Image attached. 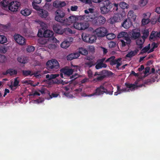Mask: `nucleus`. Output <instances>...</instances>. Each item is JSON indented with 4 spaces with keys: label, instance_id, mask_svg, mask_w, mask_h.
<instances>
[{
    "label": "nucleus",
    "instance_id": "33",
    "mask_svg": "<svg viewBox=\"0 0 160 160\" xmlns=\"http://www.w3.org/2000/svg\"><path fill=\"white\" fill-rule=\"evenodd\" d=\"M77 53H79L80 55L81 54L84 55H86L88 54V52L86 49L81 48H79V52H77Z\"/></svg>",
    "mask_w": 160,
    "mask_h": 160
},
{
    "label": "nucleus",
    "instance_id": "34",
    "mask_svg": "<svg viewBox=\"0 0 160 160\" xmlns=\"http://www.w3.org/2000/svg\"><path fill=\"white\" fill-rule=\"evenodd\" d=\"M22 75L24 77H27L28 76H32L33 75L32 74V71L31 70H23L22 71Z\"/></svg>",
    "mask_w": 160,
    "mask_h": 160
},
{
    "label": "nucleus",
    "instance_id": "23",
    "mask_svg": "<svg viewBox=\"0 0 160 160\" xmlns=\"http://www.w3.org/2000/svg\"><path fill=\"white\" fill-rule=\"evenodd\" d=\"M9 74L10 76H12L14 75H16L17 74V71L12 68L8 69L6 71L3 72L4 75H7Z\"/></svg>",
    "mask_w": 160,
    "mask_h": 160
},
{
    "label": "nucleus",
    "instance_id": "22",
    "mask_svg": "<svg viewBox=\"0 0 160 160\" xmlns=\"http://www.w3.org/2000/svg\"><path fill=\"white\" fill-rule=\"evenodd\" d=\"M118 38H123V39H128V40L130 41V38L128 37V35L127 32H122L119 33L117 36Z\"/></svg>",
    "mask_w": 160,
    "mask_h": 160
},
{
    "label": "nucleus",
    "instance_id": "64",
    "mask_svg": "<svg viewBox=\"0 0 160 160\" xmlns=\"http://www.w3.org/2000/svg\"><path fill=\"white\" fill-rule=\"evenodd\" d=\"M150 70V68L148 67H147L145 68V70L143 71L144 73L146 74L148 73L149 72Z\"/></svg>",
    "mask_w": 160,
    "mask_h": 160
},
{
    "label": "nucleus",
    "instance_id": "51",
    "mask_svg": "<svg viewBox=\"0 0 160 160\" xmlns=\"http://www.w3.org/2000/svg\"><path fill=\"white\" fill-rule=\"evenodd\" d=\"M60 81L59 80L56 79L51 80L49 83L50 84H59L60 83Z\"/></svg>",
    "mask_w": 160,
    "mask_h": 160
},
{
    "label": "nucleus",
    "instance_id": "13",
    "mask_svg": "<svg viewBox=\"0 0 160 160\" xmlns=\"http://www.w3.org/2000/svg\"><path fill=\"white\" fill-rule=\"evenodd\" d=\"M131 43V40L130 39V41L128 40V39H125L124 40L119 39L118 44V46H120L121 48H122L125 47L127 45L128 46Z\"/></svg>",
    "mask_w": 160,
    "mask_h": 160
},
{
    "label": "nucleus",
    "instance_id": "45",
    "mask_svg": "<svg viewBox=\"0 0 160 160\" xmlns=\"http://www.w3.org/2000/svg\"><path fill=\"white\" fill-rule=\"evenodd\" d=\"M48 41V40L42 38L38 40V42L41 45H45L47 43Z\"/></svg>",
    "mask_w": 160,
    "mask_h": 160
},
{
    "label": "nucleus",
    "instance_id": "9",
    "mask_svg": "<svg viewBox=\"0 0 160 160\" xmlns=\"http://www.w3.org/2000/svg\"><path fill=\"white\" fill-rule=\"evenodd\" d=\"M20 6V2L17 1H11L8 5V9L12 12L17 11L19 7Z\"/></svg>",
    "mask_w": 160,
    "mask_h": 160
},
{
    "label": "nucleus",
    "instance_id": "26",
    "mask_svg": "<svg viewBox=\"0 0 160 160\" xmlns=\"http://www.w3.org/2000/svg\"><path fill=\"white\" fill-rule=\"evenodd\" d=\"M53 32L49 30H47L44 31V38H50L52 37L53 35Z\"/></svg>",
    "mask_w": 160,
    "mask_h": 160
},
{
    "label": "nucleus",
    "instance_id": "60",
    "mask_svg": "<svg viewBox=\"0 0 160 160\" xmlns=\"http://www.w3.org/2000/svg\"><path fill=\"white\" fill-rule=\"evenodd\" d=\"M59 95V94L57 93H53L51 95H50V97L51 98H56Z\"/></svg>",
    "mask_w": 160,
    "mask_h": 160
},
{
    "label": "nucleus",
    "instance_id": "58",
    "mask_svg": "<svg viewBox=\"0 0 160 160\" xmlns=\"http://www.w3.org/2000/svg\"><path fill=\"white\" fill-rule=\"evenodd\" d=\"M35 50V48L32 46L28 47L27 49V51L28 52L33 51Z\"/></svg>",
    "mask_w": 160,
    "mask_h": 160
},
{
    "label": "nucleus",
    "instance_id": "41",
    "mask_svg": "<svg viewBox=\"0 0 160 160\" xmlns=\"http://www.w3.org/2000/svg\"><path fill=\"white\" fill-rule=\"evenodd\" d=\"M18 61L20 63L25 64L27 62V60L26 58L23 57H19L17 58Z\"/></svg>",
    "mask_w": 160,
    "mask_h": 160
},
{
    "label": "nucleus",
    "instance_id": "28",
    "mask_svg": "<svg viewBox=\"0 0 160 160\" xmlns=\"http://www.w3.org/2000/svg\"><path fill=\"white\" fill-rule=\"evenodd\" d=\"M90 37V34H86L85 33H82V40L85 42L88 43Z\"/></svg>",
    "mask_w": 160,
    "mask_h": 160
},
{
    "label": "nucleus",
    "instance_id": "38",
    "mask_svg": "<svg viewBox=\"0 0 160 160\" xmlns=\"http://www.w3.org/2000/svg\"><path fill=\"white\" fill-rule=\"evenodd\" d=\"M18 77L16 78L14 80V82L13 84V86H11V88L12 89V88L14 87H16L18 86H20V85H19V80H18ZM16 88H15V89H16Z\"/></svg>",
    "mask_w": 160,
    "mask_h": 160
},
{
    "label": "nucleus",
    "instance_id": "42",
    "mask_svg": "<svg viewBox=\"0 0 160 160\" xmlns=\"http://www.w3.org/2000/svg\"><path fill=\"white\" fill-rule=\"evenodd\" d=\"M8 50V48L4 45L0 46V52L5 53Z\"/></svg>",
    "mask_w": 160,
    "mask_h": 160
},
{
    "label": "nucleus",
    "instance_id": "49",
    "mask_svg": "<svg viewBox=\"0 0 160 160\" xmlns=\"http://www.w3.org/2000/svg\"><path fill=\"white\" fill-rule=\"evenodd\" d=\"M121 58H118L117 59H115L113 61H111L110 63V64L112 66H113L114 65H116L118 61H121Z\"/></svg>",
    "mask_w": 160,
    "mask_h": 160
},
{
    "label": "nucleus",
    "instance_id": "24",
    "mask_svg": "<svg viewBox=\"0 0 160 160\" xmlns=\"http://www.w3.org/2000/svg\"><path fill=\"white\" fill-rule=\"evenodd\" d=\"M138 51L139 50L138 49H136L133 51H131L129 52L125 56V58H131L133 56L137 54Z\"/></svg>",
    "mask_w": 160,
    "mask_h": 160
},
{
    "label": "nucleus",
    "instance_id": "50",
    "mask_svg": "<svg viewBox=\"0 0 160 160\" xmlns=\"http://www.w3.org/2000/svg\"><path fill=\"white\" fill-rule=\"evenodd\" d=\"M109 47L110 48L115 47L117 46L116 43L114 42L111 41L108 43Z\"/></svg>",
    "mask_w": 160,
    "mask_h": 160
},
{
    "label": "nucleus",
    "instance_id": "53",
    "mask_svg": "<svg viewBox=\"0 0 160 160\" xmlns=\"http://www.w3.org/2000/svg\"><path fill=\"white\" fill-rule=\"evenodd\" d=\"M149 34V32L148 30H145L143 33L142 38H146L148 36Z\"/></svg>",
    "mask_w": 160,
    "mask_h": 160
},
{
    "label": "nucleus",
    "instance_id": "57",
    "mask_svg": "<svg viewBox=\"0 0 160 160\" xmlns=\"http://www.w3.org/2000/svg\"><path fill=\"white\" fill-rule=\"evenodd\" d=\"M147 2V0H141L140 3L141 6H144L146 4Z\"/></svg>",
    "mask_w": 160,
    "mask_h": 160
},
{
    "label": "nucleus",
    "instance_id": "54",
    "mask_svg": "<svg viewBox=\"0 0 160 160\" xmlns=\"http://www.w3.org/2000/svg\"><path fill=\"white\" fill-rule=\"evenodd\" d=\"M59 74H51L50 75V78H49V80H52L53 79H55L57 77L59 76Z\"/></svg>",
    "mask_w": 160,
    "mask_h": 160
},
{
    "label": "nucleus",
    "instance_id": "8",
    "mask_svg": "<svg viewBox=\"0 0 160 160\" xmlns=\"http://www.w3.org/2000/svg\"><path fill=\"white\" fill-rule=\"evenodd\" d=\"M108 31L106 28L104 27H101L96 29L94 33L98 37H103L106 36Z\"/></svg>",
    "mask_w": 160,
    "mask_h": 160
},
{
    "label": "nucleus",
    "instance_id": "61",
    "mask_svg": "<svg viewBox=\"0 0 160 160\" xmlns=\"http://www.w3.org/2000/svg\"><path fill=\"white\" fill-rule=\"evenodd\" d=\"M87 73L88 74V76L89 78H91L92 77V72L91 70L89 69V70L87 72Z\"/></svg>",
    "mask_w": 160,
    "mask_h": 160
},
{
    "label": "nucleus",
    "instance_id": "12",
    "mask_svg": "<svg viewBox=\"0 0 160 160\" xmlns=\"http://www.w3.org/2000/svg\"><path fill=\"white\" fill-rule=\"evenodd\" d=\"M130 35L132 39H136L140 36V31L137 29H133L131 31Z\"/></svg>",
    "mask_w": 160,
    "mask_h": 160
},
{
    "label": "nucleus",
    "instance_id": "35",
    "mask_svg": "<svg viewBox=\"0 0 160 160\" xmlns=\"http://www.w3.org/2000/svg\"><path fill=\"white\" fill-rule=\"evenodd\" d=\"M68 40H65L63 41L61 44V48H67L70 46V43Z\"/></svg>",
    "mask_w": 160,
    "mask_h": 160
},
{
    "label": "nucleus",
    "instance_id": "29",
    "mask_svg": "<svg viewBox=\"0 0 160 160\" xmlns=\"http://www.w3.org/2000/svg\"><path fill=\"white\" fill-rule=\"evenodd\" d=\"M97 64L96 65L95 68L97 69H99L102 68H106L107 67V65L104 63H102L100 62L97 61Z\"/></svg>",
    "mask_w": 160,
    "mask_h": 160
},
{
    "label": "nucleus",
    "instance_id": "56",
    "mask_svg": "<svg viewBox=\"0 0 160 160\" xmlns=\"http://www.w3.org/2000/svg\"><path fill=\"white\" fill-rule=\"evenodd\" d=\"M74 68L72 69L73 70V72H78V71H80V67L77 65H74L73 66Z\"/></svg>",
    "mask_w": 160,
    "mask_h": 160
},
{
    "label": "nucleus",
    "instance_id": "62",
    "mask_svg": "<svg viewBox=\"0 0 160 160\" xmlns=\"http://www.w3.org/2000/svg\"><path fill=\"white\" fill-rule=\"evenodd\" d=\"M78 8V7L77 6H71V10L72 11H76Z\"/></svg>",
    "mask_w": 160,
    "mask_h": 160
},
{
    "label": "nucleus",
    "instance_id": "27",
    "mask_svg": "<svg viewBox=\"0 0 160 160\" xmlns=\"http://www.w3.org/2000/svg\"><path fill=\"white\" fill-rule=\"evenodd\" d=\"M93 13H90V14L84 16L83 18L84 19L87 21H92L93 23V20L94 17L93 16Z\"/></svg>",
    "mask_w": 160,
    "mask_h": 160
},
{
    "label": "nucleus",
    "instance_id": "2",
    "mask_svg": "<svg viewBox=\"0 0 160 160\" xmlns=\"http://www.w3.org/2000/svg\"><path fill=\"white\" fill-rule=\"evenodd\" d=\"M113 91H108L103 85H101L99 87L96 88L94 92L88 95H86L85 96H83L92 97L94 95L99 96L103 94L104 93L112 95L113 94Z\"/></svg>",
    "mask_w": 160,
    "mask_h": 160
},
{
    "label": "nucleus",
    "instance_id": "40",
    "mask_svg": "<svg viewBox=\"0 0 160 160\" xmlns=\"http://www.w3.org/2000/svg\"><path fill=\"white\" fill-rule=\"evenodd\" d=\"M7 42V38L4 35H0V43L4 44Z\"/></svg>",
    "mask_w": 160,
    "mask_h": 160
},
{
    "label": "nucleus",
    "instance_id": "48",
    "mask_svg": "<svg viewBox=\"0 0 160 160\" xmlns=\"http://www.w3.org/2000/svg\"><path fill=\"white\" fill-rule=\"evenodd\" d=\"M107 36V38L108 40H112L114 39L115 37V35L114 34L112 33H111L108 34L106 35Z\"/></svg>",
    "mask_w": 160,
    "mask_h": 160
},
{
    "label": "nucleus",
    "instance_id": "20",
    "mask_svg": "<svg viewBox=\"0 0 160 160\" xmlns=\"http://www.w3.org/2000/svg\"><path fill=\"white\" fill-rule=\"evenodd\" d=\"M66 5L64 2H61L58 1H55L53 3L54 7L56 8H60L64 7Z\"/></svg>",
    "mask_w": 160,
    "mask_h": 160
},
{
    "label": "nucleus",
    "instance_id": "11",
    "mask_svg": "<svg viewBox=\"0 0 160 160\" xmlns=\"http://www.w3.org/2000/svg\"><path fill=\"white\" fill-rule=\"evenodd\" d=\"M79 16H70L68 18H66L65 19V22L64 23V25H69L71 23L76 22L77 20H78L79 18Z\"/></svg>",
    "mask_w": 160,
    "mask_h": 160
},
{
    "label": "nucleus",
    "instance_id": "14",
    "mask_svg": "<svg viewBox=\"0 0 160 160\" xmlns=\"http://www.w3.org/2000/svg\"><path fill=\"white\" fill-rule=\"evenodd\" d=\"M108 2H109V1H106L105 4L100 8V12L102 14H106L110 12L109 6L108 4Z\"/></svg>",
    "mask_w": 160,
    "mask_h": 160
},
{
    "label": "nucleus",
    "instance_id": "5",
    "mask_svg": "<svg viewBox=\"0 0 160 160\" xmlns=\"http://www.w3.org/2000/svg\"><path fill=\"white\" fill-rule=\"evenodd\" d=\"M56 16L55 19L58 22L62 23L63 25L65 22L66 17H65V13L61 10H57L55 12Z\"/></svg>",
    "mask_w": 160,
    "mask_h": 160
},
{
    "label": "nucleus",
    "instance_id": "3",
    "mask_svg": "<svg viewBox=\"0 0 160 160\" xmlns=\"http://www.w3.org/2000/svg\"><path fill=\"white\" fill-rule=\"evenodd\" d=\"M125 16V13L123 12L115 14L112 17L110 18L109 22L112 24L115 22H119L123 20Z\"/></svg>",
    "mask_w": 160,
    "mask_h": 160
},
{
    "label": "nucleus",
    "instance_id": "21",
    "mask_svg": "<svg viewBox=\"0 0 160 160\" xmlns=\"http://www.w3.org/2000/svg\"><path fill=\"white\" fill-rule=\"evenodd\" d=\"M80 56L79 53H77V52L71 53L68 55L67 57V59L68 60H71L77 58Z\"/></svg>",
    "mask_w": 160,
    "mask_h": 160
},
{
    "label": "nucleus",
    "instance_id": "4",
    "mask_svg": "<svg viewBox=\"0 0 160 160\" xmlns=\"http://www.w3.org/2000/svg\"><path fill=\"white\" fill-rule=\"evenodd\" d=\"M47 68L49 71L56 70L59 67L58 62L55 59L48 61L46 63Z\"/></svg>",
    "mask_w": 160,
    "mask_h": 160
},
{
    "label": "nucleus",
    "instance_id": "16",
    "mask_svg": "<svg viewBox=\"0 0 160 160\" xmlns=\"http://www.w3.org/2000/svg\"><path fill=\"white\" fill-rule=\"evenodd\" d=\"M108 4L109 6L110 12H114L117 11L118 9V5L114 2H111L109 1V2H108Z\"/></svg>",
    "mask_w": 160,
    "mask_h": 160
},
{
    "label": "nucleus",
    "instance_id": "32",
    "mask_svg": "<svg viewBox=\"0 0 160 160\" xmlns=\"http://www.w3.org/2000/svg\"><path fill=\"white\" fill-rule=\"evenodd\" d=\"M81 2L89 4L92 3V2L95 3H99L101 2L99 0H80Z\"/></svg>",
    "mask_w": 160,
    "mask_h": 160
},
{
    "label": "nucleus",
    "instance_id": "19",
    "mask_svg": "<svg viewBox=\"0 0 160 160\" xmlns=\"http://www.w3.org/2000/svg\"><path fill=\"white\" fill-rule=\"evenodd\" d=\"M132 25V23L130 20L125 19L122 23L121 25L124 28L128 29Z\"/></svg>",
    "mask_w": 160,
    "mask_h": 160
},
{
    "label": "nucleus",
    "instance_id": "44",
    "mask_svg": "<svg viewBox=\"0 0 160 160\" xmlns=\"http://www.w3.org/2000/svg\"><path fill=\"white\" fill-rule=\"evenodd\" d=\"M119 5L120 8L123 9L127 8L128 6V4L124 2H121L119 3Z\"/></svg>",
    "mask_w": 160,
    "mask_h": 160
},
{
    "label": "nucleus",
    "instance_id": "25",
    "mask_svg": "<svg viewBox=\"0 0 160 160\" xmlns=\"http://www.w3.org/2000/svg\"><path fill=\"white\" fill-rule=\"evenodd\" d=\"M31 10L27 8L23 9L21 11V13L24 16H28L31 14Z\"/></svg>",
    "mask_w": 160,
    "mask_h": 160
},
{
    "label": "nucleus",
    "instance_id": "63",
    "mask_svg": "<svg viewBox=\"0 0 160 160\" xmlns=\"http://www.w3.org/2000/svg\"><path fill=\"white\" fill-rule=\"evenodd\" d=\"M155 38H160V31L159 32H153Z\"/></svg>",
    "mask_w": 160,
    "mask_h": 160
},
{
    "label": "nucleus",
    "instance_id": "15",
    "mask_svg": "<svg viewBox=\"0 0 160 160\" xmlns=\"http://www.w3.org/2000/svg\"><path fill=\"white\" fill-rule=\"evenodd\" d=\"M112 73L111 71H109L107 70H102L99 72H96L94 75V76H95L97 75H101L104 78L107 77L109 76L112 75Z\"/></svg>",
    "mask_w": 160,
    "mask_h": 160
},
{
    "label": "nucleus",
    "instance_id": "59",
    "mask_svg": "<svg viewBox=\"0 0 160 160\" xmlns=\"http://www.w3.org/2000/svg\"><path fill=\"white\" fill-rule=\"evenodd\" d=\"M35 4L36 3L34 2H32V5L33 7V8L34 9L38 10V11H39V10L41 9L40 8V7L38 6L35 5Z\"/></svg>",
    "mask_w": 160,
    "mask_h": 160
},
{
    "label": "nucleus",
    "instance_id": "46",
    "mask_svg": "<svg viewBox=\"0 0 160 160\" xmlns=\"http://www.w3.org/2000/svg\"><path fill=\"white\" fill-rule=\"evenodd\" d=\"M44 30L42 28L39 29L38 30V32L37 34L38 36L39 37H44Z\"/></svg>",
    "mask_w": 160,
    "mask_h": 160
},
{
    "label": "nucleus",
    "instance_id": "1",
    "mask_svg": "<svg viewBox=\"0 0 160 160\" xmlns=\"http://www.w3.org/2000/svg\"><path fill=\"white\" fill-rule=\"evenodd\" d=\"M60 76L62 78H66V77H70V78L72 79V81L74 80L79 77V75L77 73H75L72 76L71 75L73 74V70L72 69L63 68L60 70Z\"/></svg>",
    "mask_w": 160,
    "mask_h": 160
},
{
    "label": "nucleus",
    "instance_id": "55",
    "mask_svg": "<svg viewBox=\"0 0 160 160\" xmlns=\"http://www.w3.org/2000/svg\"><path fill=\"white\" fill-rule=\"evenodd\" d=\"M151 15V13L149 12L144 13L143 15V18H149L150 17Z\"/></svg>",
    "mask_w": 160,
    "mask_h": 160
},
{
    "label": "nucleus",
    "instance_id": "47",
    "mask_svg": "<svg viewBox=\"0 0 160 160\" xmlns=\"http://www.w3.org/2000/svg\"><path fill=\"white\" fill-rule=\"evenodd\" d=\"M151 20L149 18H143L142 20V24L145 25L150 22Z\"/></svg>",
    "mask_w": 160,
    "mask_h": 160
},
{
    "label": "nucleus",
    "instance_id": "43",
    "mask_svg": "<svg viewBox=\"0 0 160 160\" xmlns=\"http://www.w3.org/2000/svg\"><path fill=\"white\" fill-rule=\"evenodd\" d=\"M150 44H149L148 46L144 47L141 51L140 54H143L147 52L150 49Z\"/></svg>",
    "mask_w": 160,
    "mask_h": 160
},
{
    "label": "nucleus",
    "instance_id": "17",
    "mask_svg": "<svg viewBox=\"0 0 160 160\" xmlns=\"http://www.w3.org/2000/svg\"><path fill=\"white\" fill-rule=\"evenodd\" d=\"M53 29L55 32L60 34H63V29H62L61 26L59 24H54L53 26Z\"/></svg>",
    "mask_w": 160,
    "mask_h": 160
},
{
    "label": "nucleus",
    "instance_id": "10",
    "mask_svg": "<svg viewBox=\"0 0 160 160\" xmlns=\"http://www.w3.org/2000/svg\"><path fill=\"white\" fill-rule=\"evenodd\" d=\"M13 38L16 42L19 45H25L26 43L25 39L20 35L15 34L13 36Z\"/></svg>",
    "mask_w": 160,
    "mask_h": 160
},
{
    "label": "nucleus",
    "instance_id": "36",
    "mask_svg": "<svg viewBox=\"0 0 160 160\" xmlns=\"http://www.w3.org/2000/svg\"><path fill=\"white\" fill-rule=\"evenodd\" d=\"M95 64L93 61H89L85 62L84 65L85 68H90L92 66H94Z\"/></svg>",
    "mask_w": 160,
    "mask_h": 160
},
{
    "label": "nucleus",
    "instance_id": "18",
    "mask_svg": "<svg viewBox=\"0 0 160 160\" xmlns=\"http://www.w3.org/2000/svg\"><path fill=\"white\" fill-rule=\"evenodd\" d=\"M38 12V15L42 18H45L49 15L48 12L47 11L42 9L39 10Z\"/></svg>",
    "mask_w": 160,
    "mask_h": 160
},
{
    "label": "nucleus",
    "instance_id": "30",
    "mask_svg": "<svg viewBox=\"0 0 160 160\" xmlns=\"http://www.w3.org/2000/svg\"><path fill=\"white\" fill-rule=\"evenodd\" d=\"M62 31H63V34L65 33L66 34H74L75 33L74 31H72L70 28H64L62 30Z\"/></svg>",
    "mask_w": 160,
    "mask_h": 160
},
{
    "label": "nucleus",
    "instance_id": "7",
    "mask_svg": "<svg viewBox=\"0 0 160 160\" xmlns=\"http://www.w3.org/2000/svg\"><path fill=\"white\" fill-rule=\"evenodd\" d=\"M73 26L76 29L83 30L88 28L89 26V24L87 22L83 21L76 22L74 23Z\"/></svg>",
    "mask_w": 160,
    "mask_h": 160
},
{
    "label": "nucleus",
    "instance_id": "39",
    "mask_svg": "<svg viewBox=\"0 0 160 160\" xmlns=\"http://www.w3.org/2000/svg\"><path fill=\"white\" fill-rule=\"evenodd\" d=\"M96 39L97 38L95 35L92 34H90L88 43H93L96 41Z\"/></svg>",
    "mask_w": 160,
    "mask_h": 160
},
{
    "label": "nucleus",
    "instance_id": "37",
    "mask_svg": "<svg viewBox=\"0 0 160 160\" xmlns=\"http://www.w3.org/2000/svg\"><path fill=\"white\" fill-rule=\"evenodd\" d=\"M134 12L133 11H129L128 13V18L135 20L136 19V15L134 14Z\"/></svg>",
    "mask_w": 160,
    "mask_h": 160
},
{
    "label": "nucleus",
    "instance_id": "6",
    "mask_svg": "<svg viewBox=\"0 0 160 160\" xmlns=\"http://www.w3.org/2000/svg\"><path fill=\"white\" fill-rule=\"evenodd\" d=\"M106 19L102 15L94 17L93 20V24L95 26H101L103 25L106 22Z\"/></svg>",
    "mask_w": 160,
    "mask_h": 160
},
{
    "label": "nucleus",
    "instance_id": "31",
    "mask_svg": "<svg viewBox=\"0 0 160 160\" xmlns=\"http://www.w3.org/2000/svg\"><path fill=\"white\" fill-rule=\"evenodd\" d=\"M125 86L127 88H132L133 90H134L135 88H137L139 87H142V85H137L134 84H130L127 83H125Z\"/></svg>",
    "mask_w": 160,
    "mask_h": 160
},
{
    "label": "nucleus",
    "instance_id": "52",
    "mask_svg": "<svg viewBox=\"0 0 160 160\" xmlns=\"http://www.w3.org/2000/svg\"><path fill=\"white\" fill-rule=\"evenodd\" d=\"M6 60V58L4 55H0V62L3 63Z\"/></svg>",
    "mask_w": 160,
    "mask_h": 160
}]
</instances>
